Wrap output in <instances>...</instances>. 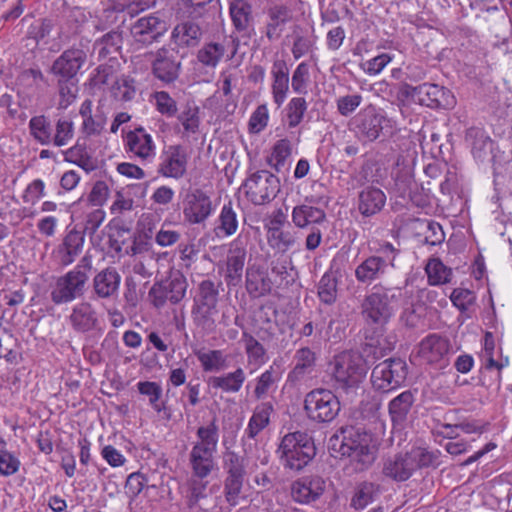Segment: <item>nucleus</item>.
<instances>
[{"mask_svg":"<svg viewBox=\"0 0 512 512\" xmlns=\"http://www.w3.org/2000/svg\"><path fill=\"white\" fill-rule=\"evenodd\" d=\"M291 216L295 226L305 228L311 224L323 222L325 219V212L317 207L299 205L293 208Z\"/></svg>","mask_w":512,"mask_h":512,"instance_id":"31","label":"nucleus"},{"mask_svg":"<svg viewBox=\"0 0 512 512\" xmlns=\"http://www.w3.org/2000/svg\"><path fill=\"white\" fill-rule=\"evenodd\" d=\"M267 242L275 251L285 253L294 246L296 239L291 231L283 229L267 236Z\"/></svg>","mask_w":512,"mask_h":512,"instance_id":"53","label":"nucleus"},{"mask_svg":"<svg viewBox=\"0 0 512 512\" xmlns=\"http://www.w3.org/2000/svg\"><path fill=\"white\" fill-rule=\"evenodd\" d=\"M290 19V11L283 6H276L270 11V21L267 25V37L276 39L281 35L285 23Z\"/></svg>","mask_w":512,"mask_h":512,"instance_id":"42","label":"nucleus"},{"mask_svg":"<svg viewBox=\"0 0 512 512\" xmlns=\"http://www.w3.org/2000/svg\"><path fill=\"white\" fill-rule=\"evenodd\" d=\"M406 375L407 366L404 360L387 359L373 368L371 381L376 390L390 392L404 382Z\"/></svg>","mask_w":512,"mask_h":512,"instance_id":"8","label":"nucleus"},{"mask_svg":"<svg viewBox=\"0 0 512 512\" xmlns=\"http://www.w3.org/2000/svg\"><path fill=\"white\" fill-rule=\"evenodd\" d=\"M367 371L364 359L354 352L340 353L332 364V376L336 387L345 391L359 387Z\"/></svg>","mask_w":512,"mask_h":512,"instance_id":"4","label":"nucleus"},{"mask_svg":"<svg viewBox=\"0 0 512 512\" xmlns=\"http://www.w3.org/2000/svg\"><path fill=\"white\" fill-rule=\"evenodd\" d=\"M269 121V110L266 104L259 105L251 114L248 128L250 133L258 134L263 131Z\"/></svg>","mask_w":512,"mask_h":512,"instance_id":"61","label":"nucleus"},{"mask_svg":"<svg viewBox=\"0 0 512 512\" xmlns=\"http://www.w3.org/2000/svg\"><path fill=\"white\" fill-rule=\"evenodd\" d=\"M216 206L205 191L194 189L184 197L183 217L189 224H202L215 212Z\"/></svg>","mask_w":512,"mask_h":512,"instance_id":"10","label":"nucleus"},{"mask_svg":"<svg viewBox=\"0 0 512 512\" xmlns=\"http://www.w3.org/2000/svg\"><path fill=\"white\" fill-rule=\"evenodd\" d=\"M167 30L166 22L151 14L139 18L131 28L133 38L140 43L149 44L162 36Z\"/></svg>","mask_w":512,"mask_h":512,"instance_id":"18","label":"nucleus"},{"mask_svg":"<svg viewBox=\"0 0 512 512\" xmlns=\"http://www.w3.org/2000/svg\"><path fill=\"white\" fill-rule=\"evenodd\" d=\"M247 290L255 297L268 294L272 289L269 277L258 270H249L246 279Z\"/></svg>","mask_w":512,"mask_h":512,"instance_id":"40","label":"nucleus"},{"mask_svg":"<svg viewBox=\"0 0 512 512\" xmlns=\"http://www.w3.org/2000/svg\"><path fill=\"white\" fill-rule=\"evenodd\" d=\"M246 258V250L234 241L231 244L227 256V277L231 280L240 279L242 276L244 263Z\"/></svg>","mask_w":512,"mask_h":512,"instance_id":"35","label":"nucleus"},{"mask_svg":"<svg viewBox=\"0 0 512 512\" xmlns=\"http://www.w3.org/2000/svg\"><path fill=\"white\" fill-rule=\"evenodd\" d=\"M166 288L171 303L180 302L187 291V279L181 273L171 275L169 279L162 282Z\"/></svg>","mask_w":512,"mask_h":512,"instance_id":"46","label":"nucleus"},{"mask_svg":"<svg viewBox=\"0 0 512 512\" xmlns=\"http://www.w3.org/2000/svg\"><path fill=\"white\" fill-rule=\"evenodd\" d=\"M304 409L309 419L319 423L330 422L340 411V401L332 391L319 388L305 396Z\"/></svg>","mask_w":512,"mask_h":512,"instance_id":"6","label":"nucleus"},{"mask_svg":"<svg viewBox=\"0 0 512 512\" xmlns=\"http://www.w3.org/2000/svg\"><path fill=\"white\" fill-rule=\"evenodd\" d=\"M87 54L83 49L71 48L65 50L53 63L52 72L62 79H71L77 75L85 64Z\"/></svg>","mask_w":512,"mask_h":512,"instance_id":"17","label":"nucleus"},{"mask_svg":"<svg viewBox=\"0 0 512 512\" xmlns=\"http://www.w3.org/2000/svg\"><path fill=\"white\" fill-rule=\"evenodd\" d=\"M179 64L168 56V51L157 52L153 63L155 76L164 82H172L178 76Z\"/></svg>","mask_w":512,"mask_h":512,"instance_id":"28","label":"nucleus"},{"mask_svg":"<svg viewBox=\"0 0 512 512\" xmlns=\"http://www.w3.org/2000/svg\"><path fill=\"white\" fill-rule=\"evenodd\" d=\"M392 269L389 263L378 255H372L363 260L355 269V277L358 282L370 285L383 278Z\"/></svg>","mask_w":512,"mask_h":512,"instance_id":"19","label":"nucleus"},{"mask_svg":"<svg viewBox=\"0 0 512 512\" xmlns=\"http://www.w3.org/2000/svg\"><path fill=\"white\" fill-rule=\"evenodd\" d=\"M296 364L289 377L293 380H301L313 371L315 355L309 348H302L296 352Z\"/></svg>","mask_w":512,"mask_h":512,"instance_id":"38","label":"nucleus"},{"mask_svg":"<svg viewBox=\"0 0 512 512\" xmlns=\"http://www.w3.org/2000/svg\"><path fill=\"white\" fill-rule=\"evenodd\" d=\"M238 229L237 214L231 203L224 204L216 221L215 233L219 237H229Z\"/></svg>","mask_w":512,"mask_h":512,"instance_id":"34","label":"nucleus"},{"mask_svg":"<svg viewBox=\"0 0 512 512\" xmlns=\"http://www.w3.org/2000/svg\"><path fill=\"white\" fill-rule=\"evenodd\" d=\"M409 461L412 462L413 472L421 467H428L438 464L440 452L438 450H429L423 446H414L406 452Z\"/></svg>","mask_w":512,"mask_h":512,"instance_id":"39","label":"nucleus"},{"mask_svg":"<svg viewBox=\"0 0 512 512\" xmlns=\"http://www.w3.org/2000/svg\"><path fill=\"white\" fill-rule=\"evenodd\" d=\"M124 142L126 151L135 158L151 161L156 156V144L153 137L142 127L129 131Z\"/></svg>","mask_w":512,"mask_h":512,"instance_id":"12","label":"nucleus"},{"mask_svg":"<svg viewBox=\"0 0 512 512\" xmlns=\"http://www.w3.org/2000/svg\"><path fill=\"white\" fill-rule=\"evenodd\" d=\"M384 117L372 107L364 109L356 117L358 132L368 141L377 139L382 130Z\"/></svg>","mask_w":512,"mask_h":512,"instance_id":"22","label":"nucleus"},{"mask_svg":"<svg viewBox=\"0 0 512 512\" xmlns=\"http://www.w3.org/2000/svg\"><path fill=\"white\" fill-rule=\"evenodd\" d=\"M245 379L246 376L243 369L238 368L234 372L211 377L209 379V385L227 393H236L241 389Z\"/></svg>","mask_w":512,"mask_h":512,"instance_id":"30","label":"nucleus"},{"mask_svg":"<svg viewBox=\"0 0 512 512\" xmlns=\"http://www.w3.org/2000/svg\"><path fill=\"white\" fill-rule=\"evenodd\" d=\"M318 295L322 302L331 304L336 300L337 281L330 273H325L320 279L318 286Z\"/></svg>","mask_w":512,"mask_h":512,"instance_id":"56","label":"nucleus"},{"mask_svg":"<svg viewBox=\"0 0 512 512\" xmlns=\"http://www.w3.org/2000/svg\"><path fill=\"white\" fill-rule=\"evenodd\" d=\"M111 92L118 100H130L135 92L133 81L128 76L117 77L111 85Z\"/></svg>","mask_w":512,"mask_h":512,"instance_id":"58","label":"nucleus"},{"mask_svg":"<svg viewBox=\"0 0 512 512\" xmlns=\"http://www.w3.org/2000/svg\"><path fill=\"white\" fill-rule=\"evenodd\" d=\"M378 492L379 488L377 485L365 482L357 488L351 504L355 509H364L374 500Z\"/></svg>","mask_w":512,"mask_h":512,"instance_id":"50","label":"nucleus"},{"mask_svg":"<svg viewBox=\"0 0 512 512\" xmlns=\"http://www.w3.org/2000/svg\"><path fill=\"white\" fill-rule=\"evenodd\" d=\"M85 231L93 234L104 222L106 213L102 207L85 205Z\"/></svg>","mask_w":512,"mask_h":512,"instance_id":"62","label":"nucleus"},{"mask_svg":"<svg viewBox=\"0 0 512 512\" xmlns=\"http://www.w3.org/2000/svg\"><path fill=\"white\" fill-rule=\"evenodd\" d=\"M417 152L414 148H408L404 154L396 160V183L408 187L412 181V172L416 163Z\"/></svg>","mask_w":512,"mask_h":512,"instance_id":"29","label":"nucleus"},{"mask_svg":"<svg viewBox=\"0 0 512 512\" xmlns=\"http://www.w3.org/2000/svg\"><path fill=\"white\" fill-rule=\"evenodd\" d=\"M21 467V461L17 455L9 450L0 451V475L9 477L16 474Z\"/></svg>","mask_w":512,"mask_h":512,"instance_id":"59","label":"nucleus"},{"mask_svg":"<svg viewBox=\"0 0 512 512\" xmlns=\"http://www.w3.org/2000/svg\"><path fill=\"white\" fill-rule=\"evenodd\" d=\"M280 380L279 374L270 367L263 372L257 379L254 389V395L257 399L265 398L272 390L276 388V383Z\"/></svg>","mask_w":512,"mask_h":512,"instance_id":"48","label":"nucleus"},{"mask_svg":"<svg viewBox=\"0 0 512 512\" xmlns=\"http://www.w3.org/2000/svg\"><path fill=\"white\" fill-rule=\"evenodd\" d=\"M498 351L496 350L495 340L492 333L487 332L484 336V347L481 354L482 360L484 362V366L487 369H497L500 370L504 366L508 364V360L499 361L496 359L498 355Z\"/></svg>","mask_w":512,"mask_h":512,"instance_id":"44","label":"nucleus"},{"mask_svg":"<svg viewBox=\"0 0 512 512\" xmlns=\"http://www.w3.org/2000/svg\"><path fill=\"white\" fill-rule=\"evenodd\" d=\"M77 264L73 269L57 277L51 286L50 298L56 305L71 303L84 294L86 283L89 279L86 266Z\"/></svg>","mask_w":512,"mask_h":512,"instance_id":"5","label":"nucleus"},{"mask_svg":"<svg viewBox=\"0 0 512 512\" xmlns=\"http://www.w3.org/2000/svg\"><path fill=\"white\" fill-rule=\"evenodd\" d=\"M230 14L235 27L245 29L250 15V6L245 0H231Z\"/></svg>","mask_w":512,"mask_h":512,"instance_id":"55","label":"nucleus"},{"mask_svg":"<svg viewBox=\"0 0 512 512\" xmlns=\"http://www.w3.org/2000/svg\"><path fill=\"white\" fill-rule=\"evenodd\" d=\"M325 482L320 477H304L292 484L293 499L302 504L316 500L324 491Z\"/></svg>","mask_w":512,"mask_h":512,"instance_id":"21","label":"nucleus"},{"mask_svg":"<svg viewBox=\"0 0 512 512\" xmlns=\"http://www.w3.org/2000/svg\"><path fill=\"white\" fill-rule=\"evenodd\" d=\"M196 356L206 372H217L227 368L226 357L220 350L198 351Z\"/></svg>","mask_w":512,"mask_h":512,"instance_id":"43","label":"nucleus"},{"mask_svg":"<svg viewBox=\"0 0 512 512\" xmlns=\"http://www.w3.org/2000/svg\"><path fill=\"white\" fill-rule=\"evenodd\" d=\"M152 102L156 110L166 117H174L177 114V103L166 91L153 93Z\"/></svg>","mask_w":512,"mask_h":512,"instance_id":"54","label":"nucleus"},{"mask_svg":"<svg viewBox=\"0 0 512 512\" xmlns=\"http://www.w3.org/2000/svg\"><path fill=\"white\" fill-rule=\"evenodd\" d=\"M331 448L350 459L355 471L370 467L376 459L377 440L365 431L349 427L330 438Z\"/></svg>","mask_w":512,"mask_h":512,"instance_id":"1","label":"nucleus"},{"mask_svg":"<svg viewBox=\"0 0 512 512\" xmlns=\"http://www.w3.org/2000/svg\"><path fill=\"white\" fill-rule=\"evenodd\" d=\"M272 411L273 406L268 402L257 405L249 419L245 433L250 438H255L269 424Z\"/></svg>","mask_w":512,"mask_h":512,"instance_id":"32","label":"nucleus"},{"mask_svg":"<svg viewBox=\"0 0 512 512\" xmlns=\"http://www.w3.org/2000/svg\"><path fill=\"white\" fill-rule=\"evenodd\" d=\"M218 290L214 282L204 280L199 284L198 294L194 299L193 313L196 318L206 322L217 314Z\"/></svg>","mask_w":512,"mask_h":512,"instance_id":"13","label":"nucleus"},{"mask_svg":"<svg viewBox=\"0 0 512 512\" xmlns=\"http://www.w3.org/2000/svg\"><path fill=\"white\" fill-rule=\"evenodd\" d=\"M365 318L378 326L385 325L393 315L390 297L386 292H373L363 303Z\"/></svg>","mask_w":512,"mask_h":512,"instance_id":"14","label":"nucleus"},{"mask_svg":"<svg viewBox=\"0 0 512 512\" xmlns=\"http://www.w3.org/2000/svg\"><path fill=\"white\" fill-rule=\"evenodd\" d=\"M386 202L384 192L378 188L367 187L359 195V210L369 216L379 212Z\"/></svg>","mask_w":512,"mask_h":512,"instance_id":"27","label":"nucleus"},{"mask_svg":"<svg viewBox=\"0 0 512 512\" xmlns=\"http://www.w3.org/2000/svg\"><path fill=\"white\" fill-rule=\"evenodd\" d=\"M121 276L113 267L99 271L93 278V291L98 298L111 299L118 295Z\"/></svg>","mask_w":512,"mask_h":512,"instance_id":"20","label":"nucleus"},{"mask_svg":"<svg viewBox=\"0 0 512 512\" xmlns=\"http://www.w3.org/2000/svg\"><path fill=\"white\" fill-rule=\"evenodd\" d=\"M413 465L407 453H400L384 462L383 474L395 481H405L412 475Z\"/></svg>","mask_w":512,"mask_h":512,"instance_id":"26","label":"nucleus"},{"mask_svg":"<svg viewBox=\"0 0 512 512\" xmlns=\"http://www.w3.org/2000/svg\"><path fill=\"white\" fill-rule=\"evenodd\" d=\"M393 60V56L388 53H382L361 64V69L370 76L380 74L384 68Z\"/></svg>","mask_w":512,"mask_h":512,"instance_id":"63","label":"nucleus"},{"mask_svg":"<svg viewBox=\"0 0 512 512\" xmlns=\"http://www.w3.org/2000/svg\"><path fill=\"white\" fill-rule=\"evenodd\" d=\"M272 96L277 107L282 106L287 98L289 90V72L283 61H276L273 64L272 71Z\"/></svg>","mask_w":512,"mask_h":512,"instance_id":"25","label":"nucleus"},{"mask_svg":"<svg viewBox=\"0 0 512 512\" xmlns=\"http://www.w3.org/2000/svg\"><path fill=\"white\" fill-rule=\"evenodd\" d=\"M172 37L178 46H192L199 40L200 28L194 22H183L174 28Z\"/></svg>","mask_w":512,"mask_h":512,"instance_id":"37","label":"nucleus"},{"mask_svg":"<svg viewBox=\"0 0 512 512\" xmlns=\"http://www.w3.org/2000/svg\"><path fill=\"white\" fill-rule=\"evenodd\" d=\"M311 83L310 65L301 62L292 75V89L298 94H307Z\"/></svg>","mask_w":512,"mask_h":512,"instance_id":"51","label":"nucleus"},{"mask_svg":"<svg viewBox=\"0 0 512 512\" xmlns=\"http://www.w3.org/2000/svg\"><path fill=\"white\" fill-rule=\"evenodd\" d=\"M31 135L42 145L52 142L51 126L45 116H35L29 121Z\"/></svg>","mask_w":512,"mask_h":512,"instance_id":"47","label":"nucleus"},{"mask_svg":"<svg viewBox=\"0 0 512 512\" xmlns=\"http://www.w3.org/2000/svg\"><path fill=\"white\" fill-rule=\"evenodd\" d=\"M414 402V396L410 391H404L389 403V414L394 424L400 425L405 420Z\"/></svg>","mask_w":512,"mask_h":512,"instance_id":"33","label":"nucleus"},{"mask_svg":"<svg viewBox=\"0 0 512 512\" xmlns=\"http://www.w3.org/2000/svg\"><path fill=\"white\" fill-rule=\"evenodd\" d=\"M200 111L197 105L187 104L178 114L177 119L182 128V135L189 137L198 132L200 125Z\"/></svg>","mask_w":512,"mask_h":512,"instance_id":"36","label":"nucleus"},{"mask_svg":"<svg viewBox=\"0 0 512 512\" xmlns=\"http://www.w3.org/2000/svg\"><path fill=\"white\" fill-rule=\"evenodd\" d=\"M70 322L75 330L87 332L96 327L97 313L89 302H80L73 307Z\"/></svg>","mask_w":512,"mask_h":512,"instance_id":"24","label":"nucleus"},{"mask_svg":"<svg viewBox=\"0 0 512 512\" xmlns=\"http://www.w3.org/2000/svg\"><path fill=\"white\" fill-rule=\"evenodd\" d=\"M277 454L285 467L300 470L312 460L316 449L308 434L297 431L288 433L281 439Z\"/></svg>","mask_w":512,"mask_h":512,"instance_id":"3","label":"nucleus"},{"mask_svg":"<svg viewBox=\"0 0 512 512\" xmlns=\"http://www.w3.org/2000/svg\"><path fill=\"white\" fill-rule=\"evenodd\" d=\"M450 351L449 340L439 334H429L421 340L417 347V356L422 362L445 368L448 364Z\"/></svg>","mask_w":512,"mask_h":512,"instance_id":"11","label":"nucleus"},{"mask_svg":"<svg viewBox=\"0 0 512 512\" xmlns=\"http://www.w3.org/2000/svg\"><path fill=\"white\" fill-rule=\"evenodd\" d=\"M430 285H442L450 282L452 270L446 267L439 259L433 258L428 261L425 267Z\"/></svg>","mask_w":512,"mask_h":512,"instance_id":"41","label":"nucleus"},{"mask_svg":"<svg viewBox=\"0 0 512 512\" xmlns=\"http://www.w3.org/2000/svg\"><path fill=\"white\" fill-rule=\"evenodd\" d=\"M225 47L221 43L211 42L205 44L197 54L199 62L208 67H216L225 54Z\"/></svg>","mask_w":512,"mask_h":512,"instance_id":"45","label":"nucleus"},{"mask_svg":"<svg viewBox=\"0 0 512 512\" xmlns=\"http://www.w3.org/2000/svg\"><path fill=\"white\" fill-rule=\"evenodd\" d=\"M420 93L427 99L421 101L432 108L451 109L456 104V99L452 92L437 84H424L420 87Z\"/></svg>","mask_w":512,"mask_h":512,"instance_id":"23","label":"nucleus"},{"mask_svg":"<svg viewBox=\"0 0 512 512\" xmlns=\"http://www.w3.org/2000/svg\"><path fill=\"white\" fill-rule=\"evenodd\" d=\"M137 388L140 394L148 397L151 407L155 411L161 412L160 398L162 396V387L156 382L140 381L137 383Z\"/></svg>","mask_w":512,"mask_h":512,"instance_id":"52","label":"nucleus"},{"mask_svg":"<svg viewBox=\"0 0 512 512\" xmlns=\"http://www.w3.org/2000/svg\"><path fill=\"white\" fill-rule=\"evenodd\" d=\"M450 300L459 310L466 311L472 304H474L476 296L469 289L456 288L452 291Z\"/></svg>","mask_w":512,"mask_h":512,"instance_id":"64","label":"nucleus"},{"mask_svg":"<svg viewBox=\"0 0 512 512\" xmlns=\"http://www.w3.org/2000/svg\"><path fill=\"white\" fill-rule=\"evenodd\" d=\"M307 102L303 97L292 98L286 106V119L290 128L297 127L307 111Z\"/></svg>","mask_w":512,"mask_h":512,"instance_id":"49","label":"nucleus"},{"mask_svg":"<svg viewBox=\"0 0 512 512\" xmlns=\"http://www.w3.org/2000/svg\"><path fill=\"white\" fill-rule=\"evenodd\" d=\"M187 167L186 150L179 145H172L163 150L160 156L158 172L167 178H181Z\"/></svg>","mask_w":512,"mask_h":512,"instance_id":"15","label":"nucleus"},{"mask_svg":"<svg viewBox=\"0 0 512 512\" xmlns=\"http://www.w3.org/2000/svg\"><path fill=\"white\" fill-rule=\"evenodd\" d=\"M74 136V123L70 119L61 118L56 123L55 135L52 141L55 146L67 145Z\"/></svg>","mask_w":512,"mask_h":512,"instance_id":"57","label":"nucleus"},{"mask_svg":"<svg viewBox=\"0 0 512 512\" xmlns=\"http://www.w3.org/2000/svg\"><path fill=\"white\" fill-rule=\"evenodd\" d=\"M244 189L253 204L263 205L275 198L279 191V180L269 171L261 170L247 178Z\"/></svg>","mask_w":512,"mask_h":512,"instance_id":"9","label":"nucleus"},{"mask_svg":"<svg viewBox=\"0 0 512 512\" xmlns=\"http://www.w3.org/2000/svg\"><path fill=\"white\" fill-rule=\"evenodd\" d=\"M79 115L82 118L80 131L84 138L91 141L96 147L106 145L107 137L105 126L107 123V116L100 106L94 107L90 99L82 102Z\"/></svg>","mask_w":512,"mask_h":512,"instance_id":"7","label":"nucleus"},{"mask_svg":"<svg viewBox=\"0 0 512 512\" xmlns=\"http://www.w3.org/2000/svg\"><path fill=\"white\" fill-rule=\"evenodd\" d=\"M84 243L83 233L77 230L69 231L62 243L52 251L53 260L61 267L69 266L81 254Z\"/></svg>","mask_w":512,"mask_h":512,"instance_id":"16","label":"nucleus"},{"mask_svg":"<svg viewBox=\"0 0 512 512\" xmlns=\"http://www.w3.org/2000/svg\"><path fill=\"white\" fill-rule=\"evenodd\" d=\"M245 349L249 363L254 364L257 367L265 363V349L252 336H245Z\"/></svg>","mask_w":512,"mask_h":512,"instance_id":"60","label":"nucleus"},{"mask_svg":"<svg viewBox=\"0 0 512 512\" xmlns=\"http://www.w3.org/2000/svg\"><path fill=\"white\" fill-rule=\"evenodd\" d=\"M218 438V428L214 423L198 428L197 441L194 443L189 455L193 476L206 478L213 471Z\"/></svg>","mask_w":512,"mask_h":512,"instance_id":"2","label":"nucleus"}]
</instances>
